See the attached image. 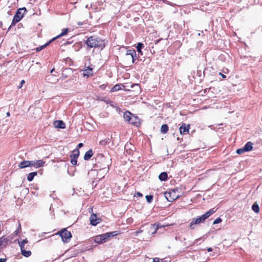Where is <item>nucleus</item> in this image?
<instances>
[{"mask_svg":"<svg viewBox=\"0 0 262 262\" xmlns=\"http://www.w3.org/2000/svg\"><path fill=\"white\" fill-rule=\"evenodd\" d=\"M145 198H146V201L148 203H150L153 200V195H146Z\"/></svg>","mask_w":262,"mask_h":262,"instance_id":"obj_30","label":"nucleus"},{"mask_svg":"<svg viewBox=\"0 0 262 262\" xmlns=\"http://www.w3.org/2000/svg\"><path fill=\"white\" fill-rule=\"evenodd\" d=\"M175 193L176 192L174 190L169 192H165V197L168 202H172L178 198V195L176 196Z\"/></svg>","mask_w":262,"mask_h":262,"instance_id":"obj_4","label":"nucleus"},{"mask_svg":"<svg viewBox=\"0 0 262 262\" xmlns=\"http://www.w3.org/2000/svg\"><path fill=\"white\" fill-rule=\"evenodd\" d=\"M73 154L70 156V157L73 159H77L79 156V151L78 149H75L73 151Z\"/></svg>","mask_w":262,"mask_h":262,"instance_id":"obj_23","label":"nucleus"},{"mask_svg":"<svg viewBox=\"0 0 262 262\" xmlns=\"http://www.w3.org/2000/svg\"><path fill=\"white\" fill-rule=\"evenodd\" d=\"M7 260L6 258H1L0 262H6Z\"/></svg>","mask_w":262,"mask_h":262,"instance_id":"obj_49","label":"nucleus"},{"mask_svg":"<svg viewBox=\"0 0 262 262\" xmlns=\"http://www.w3.org/2000/svg\"><path fill=\"white\" fill-rule=\"evenodd\" d=\"M143 196V194L140 192H137L135 194V196Z\"/></svg>","mask_w":262,"mask_h":262,"instance_id":"obj_41","label":"nucleus"},{"mask_svg":"<svg viewBox=\"0 0 262 262\" xmlns=\"http://www.w3.org/2000/svg\"><path fill=\"white\" fill-rule=\"evenodd\" d=\"M153 262H159V258L156 257L153 259Z\"/></svg>","mask_w":262,"mask_h":262,"instance_id":"obj_45","label":"nucleus"},{"mask_svg":"<svg viewBox=\"0 0 262 262\" xmlns=\"http://www.w3.org/2000/svg\"><path fill=\"white\" fill-rule=\"evenodd\" d=\"M30 167H34L36 168L43 167L45 162L42 160L30 161Z\"/></svg>","mask_w":262,"mask_h":262,"instance_id":"obj_6","label":"nucleus"},{"mask_svg":"<svg viewBox=\"0 0 262 262\" xmlns=\"http://www.w3.org/2000/svg\"><path fill=\"white\" fill-rule=\"evenodd\" d=\"M159 179L161 181H165L167 179V173L166 172H161L159 176Z\"/></svg>","mask_w":262,"mask_h":262,"instance_id":"obj_19","label":"nucleus"},{"mask_svg":"<svg viewBox=\"0 0 262 262\" xmlns=\"http://www.w3.org/2000/svg\"><path fill=\"white\" fill-rule=\"evenodd\" d=\"M71 69H70V68H66V69H65L63 71V72H62V76H63V75H64V72H68V71H71Z\"/></svg>","mask_w":262,"mask_h":262,"instance_id":"obj_40","label":"nucleus"},{"mask_svg":"<svg viewBox=\"0 0 262 262\" xmlns=\"http://www.w3.org/2000/svg\"><path fill=\"white\" fill-rule=\"evenodd\" d=\"M78 25H81V23H78Z\"/></svg>","mask_w":262,"mask_h":262,"instance_id":"obj_62","label":"nucleus"},{"mask_svg":"<svg viewBox=\"0 0 262 262\" xmlns=\"http://www.w3.org/2000/svg\"><path fill=\"white\" fill-rule=\"evenodd\" d=\"M244 152H246V151L244 150V148L243 147L241 148H238L236 151V152L238 155H241L243 154Z\"/></svg>","mask_w":262,"mask_h":262,"instance_id":"obj_33","label":"nucleus"},{"mask_svg":"<svg viewBox=\"0 0 262 262\" xmlns=\"http://www.w3.org/2000/svg\"><path fill=\"white\" fill-rule=\"evenodd\" d=\"M6 115L7 117H9L10 116V114L9 112L7 113Z\"/></svg>","mask_w":262,"mask_h":262,"instance_id":"obj_53","label":"nucleus"},{"mask_svg":"<svg viewBox=\"0 0 262 262\" xmlns=\"http://www.w3.org/2000/svg\"><path fill=\"white\" fill-rule=\"evenodd\" d=\"M30 161L28 160H24L21 161L18 164V167L20 168H25L28 167H30Z\"/></svg>","mask_w":262,"mask_h":262,"instance_id":"obj_13","label":"nucleus"},{"mask_svg":"<svg viewBox=\"0 0 262 262\" xmlns=\"http://www.w3.org/2000/svg\"><path fill=\"white\" fill-rule=\"evenodd\" d=\"M222 219L220 218V217H217V219H216L213 222V225H215V224H219L220 223H221L222 222Z\"/></svg>","mask_w":262,"mask_h":262,"instance_id":"obj_34","label":"nucleus"},{"mask_svg":"<svg viewBox=\"0 0 262 262\" xmlns=\"http://www.w3.org/2000/svg\"><path fill=\"white\" fill-rule=\"evenodd\" d=\"M120 89V85L118 84L115 85L112 89V92H115L119 90Z\"/></svg>","mask_w":262,"mask_h":262,"instance_id":"obj_35","label":"nucleus"},{"mask_svg":"<svg viewBox=\"0 0 262 262\" xmlns=\"http://www.w3.org/2000/svg\"><path fill=\"white\" fill-rule=\"evenodd\" d=\"M127 146H128V144H126L125 145V148H126V147H127Z\"/></svg>","mask_w":262,"mask_h":262,"instance_id":"obj_56","label":"nucleus"},{"mask_svg":"<svg viewBox=\"0 0 262 262\" xmlns=\"http://www.w3.org/2000/svg\"><path fill=\"white\" fill-rule=\"evenodd\" d=\"M71 163L72 164L74 165H77V160L76 159H73L72 158L71 159Z\"/></svg>","mask_w":262,"mask_h":262,"instance_id":"obj_37","label":"nucleus"},{"mask_svg":"<svg viewBox=\"0 0 262 262\" xmlns=\"http://www.w3.org/2000/svg\"><path fill=\"white\" fill-rule=\"evenodd\" d=\"M24 83H25V80H23L21 81V82H20V83H21V86H20L19 88H20V87L22 86V85H23Z\"/></svg>","mask_w":262,"mask_h":262,"instance_id":"obj_52","label":"nucleus"},{"mask_svg":"<svg viewBox=\"0 0 262 262\" xmlns=\"http://www.w3.org/2000/svg\"><path fill=\"white\" fill-rule=\"evenodd\" d=\"M22 242H23V243H24L25 244H26L28 243V241L27 239V238H26V239H23V240L22 241Z\"/></svg>","mask_w":262,"mask_h":262,"instance_id":"obj_46","label":"nucleus"},{"mask_svg":"<svg viewBox=\"0 0 262 262\" xmlns=\"http://www.w3.org/2000/svg\"><path fill=\"white\" fill-rule=\"evenodd\" d=\"M253 143L251 142H248L243 147L246 152L251 151L253 148Z\"/></svg>","mask_w":262,"mask_h":262,"instance_id":"obj_15","label":"nucleus"},{"mask_svg":"<svg viewBox=\"0 0 262 262\" xmlns=\"http://www.w3.org/2000/svg\"><path fill=\"white\" fill-rule=\"evenodd\" d=\"M135 50L134 49H128L126 50L125 53V56L126 57L130 56Z\"/></svg>","mask_w":262,"mask_h":262,"instance_id":"obj_29","label":"nucleus"},{"mask_svg":"<svg viewBox=\"0 0 262 262\" xmlns=\"http://www.w3.org/2000/svg\"><path fill=\"white\" fill-rule=\"evenodd\" d=\"M64 76H65L66 77H67L66 74H64Z\"/></svg>","mask_w":262,"mask_h":262,"instance_id":"obj_59","label":"nucleus"},{"mask_svg":"<svg viewBox=\"0 0 262 262\" xmlns=\"http://www.w3.org/2000/svg\"><path fill=\"white\" fill-rule=\"evenodd\" d=\"M78 25H81V23H78Z\"/></svg>","mask_w":262,"mask_h":262,"instance_id":"obj_61","label":"nucleus"},{"mask_svg":"<svg viewBox=\"0 0 262 262\" xmlns=\"http://www.w3.org/2000/svg\"><path fill=\"white\" fill-rule=\"evenodd\" d=\"M101 87L102 88H105V85L104 84H103V85H102L101 86Z\"/></svg>","mask_w":262,"mask_h":262,"instance_id":"obj_54","label":"nucleus"},{"mask_svg":"<svg viewBox=\"0 0 262 262\" xmlns=\"http://www.w3.org/2000/svg\"><path fill=\"white\" fill-rule=\"evenodd\" d=\"M23 10H24L25 12L27 11V9L25 7L19 8L17 10L15 15L13 17L11 25L9 27V29H10L12 26H14L17 23L19 22L21 20L23 17V14L21 13Z\"/></svg>","mask_w":262,"mask_h":262,"instance_id":"obj_2","label":"nucleus"},{"mask_svg":"<svg viewBox=\"0 0 262 262\" xmlns=\"http://www.w3.org/2000/svg\"><path fill=\"white\" fill-rule=\"evenodd\" d=\"M100 220L94 213H92L90 217V224L93 226H96L100 222Z\"/></svg>","mask_w":262,"mask_h":262,"instance_id":"obj_9","label":"nucleus"},{"mask_svg":"<svg viewBox=\"0 0 262 262\" xmlns=\"http://www.w3.org/2000/svg\"><path fill=\"white\" fill-rule=\"evenodd\" d=\"M252 209L255 213H258L259 211V206L256 203H255L252 205Z\"/></svg>","mask_w":262,"mask_h":262,"instance_id":"obj_27","label":"nucleus"},{"mask_svg":"<svg viewBox=\"0 0 262 262\" xmlns=\"http://www.w3.org/2000/svg\"><path fill=\"white\" fill-rule=\"evenodd\" d=\"M108 235H110V237H114L117 235L118 234V232L117 231H113V232H108Z\"/></svg>","mask_w":262,"mask_h":262,"instance_id":"obj_32","label":"nucleus"},{"mask_svg":"<svg viewBox=\"0 0 262 262\" xmlns=\"http://www.w3.org/2000/svg\"><path fill=\"white\" fill-rule=\"evenodd\" d=\"M52 40H50V41H49L48 42H47L46 43H45V45H42V46H41L39 47H37V48H36V51L37 52H39L40 51H41L42 50H43L44 48H45L46 47H47L48 45H49L52 42Z\"/></svg>","mask_w":262,"mask_h":262,"instance_id":"obj_22","label":"nucleus"},{"mask_svg":"<svg viewBox=\"0 0 262 262\" xmlns=\"http://www.w3.org/2000/svg\"><path fill=\"white\" fill-rule=\"evenodd\" d=\"M68 31H69L68 28L64 29L62 30V32L59 35H58L56 37H54L52 39V41L55 40L56 38H58L59 37H60L61 36H63L66 35L67 34V33L68 32Z\"/></svg>","mask_w":262,"mask_h":262,"instance_id":"obj_21","label":"nucleus"},{"mask_svg":"<svg viewBox=\"0 0 262 262\" xmlns=\"http://www.w3.org/2000/svg\"><path fill=\"white\" fill-rule=\"evenodd\" d=\"M54 125L55 127L64 129L66 128V124L62 120H57L54 122Z\"/></svg>","mask_w":262,"mask_h":262,"instance_id":"obj_11","label":"nucleus"},{"mask_svg":"<svg viewBox=\"0 0 262 262\" xmlns=\"http://www.w3.org/2000/svg\"><path fill=\"white\" fill-rule=\"evenodd\" d=\"M219 74L223 78H225L226 77V75H225L224 74H222L221 72L219 73Z\"/></svg>","mask_w":262,"mask_h":262,"instance_id":"obj_47","label":"nucleus"},{"mask_svg":"<svg viewBox=\"0 0 262 262\" xmlns=\"http://www.w3.org/2000/svg\"><path fill=\"white\" fill-rule=\"evenodd\" d=\"M102 237L104 243L108 241L110 238V235H108V232H106L104 234H102Z\"/></svg>","mask_w":262,"mask_h":262,"instance_id":"obj_28","label":"nucleus"},{"mask_svg":"<svg viewBox=\"0 0 262 262\" xmlns=\"http://www.w3.org/2000/svg\"><path fill=\"white\" fill-rule=\"evenodd\" d=\"M133 114L129 111H126L123 115V118L125 121L128 123L130 121L131 118Z\"/></svg>","mask_w":262,"mask_h":262,"instance_id":"obj_12","label":"nucleus"},{"mask_svg":"<svg viewBox=\"0 0 262 262\" xmlns=\"http://www.w3.org/2000/svg\"><path fill=\"white\" fill-rule=\"evenodd\" d=\"M129 123L133 124L136 126H139L141 124V120L137 116L133 114Z\"/></svg>","mask_w":262,"mask_h":262,"instance_id":"obj_7","label":"nucleus"},{"mask_svg":"<svg viewBox=\"0 0 262 262\" xmlns=\"http://www.w3.org/2000/svg\"><path fill=\"white\" fill-rule=\"evenodd\" d=\"M144 47V44L141 42L138 43L137 46L136 47L137 50L138 52L140 53L141 55H142V52L141 50Z\"/></svg>","mask_w":262,"mask_h":262,"instance_id":"obj_25","label":"nucleus"},{"mask_svg":"<svg viewBox=\"0 0 262 262\" xmlns=\"http://www.w3.org/2000/svg\"><path fill=\"white\" fill-rule=\"evenodd\" d=\"M143 232V230H141V228H140L139 230H138V231H137L136 232V234L137 235V234H139V233H141V232Z\"/></svg>","mask_w":262,"mask_h":262,"instance_id":"obj_44","label":"nucleus"},{"mask_svg":"<svg viewBox=\"0 0 262 262\" xmlns=\"http://www.w3.org/2000/svg\"><path fill=\"white\" fill-rule=\"evenodd\" d=\"M64 76H65L66 77H67L66 74H64Z\"/></svg>","mask_w":262,"mask_h":262,"instance_id":"obj_60","label":"nucleus"},{"mask_svg":"<svg viewBox=\"0 0 262 262\" xmlns=\"http://www.w3.org/2000/svg\"><path fill=\"white\" fill-rule=\"evenodd\" d=\"M168 126L167 124H163L161 127V132L163 134H166L168 131Z\"/></svg>","mask_w":262,"mask_h":262,"instance_id":"obj_26","label":"nucleus"},{"mask_svg":"<svg viewBox=\"0 0 262 262\" xmlns=\"http://www.w3.org/2000/svg\"><path fill=\"white\" fill-rule=\"evenodd\" d=\"M130 57L132 58V63H134L135 62L136 60L137 59L136 51H135L134 53H133V54H132V55L130 56Z\"/></svg>","mask_w":262,"mask_h":262,"instance_id":"obj_31","label":"nucleus"},{"mask_svg":"<svg viewBox=\"0 0 262 262\" xmlns=\"http://www.w3.org/2000/svg\"><path fill=\"white\" fill-rule=\"evenodd\" d=\"M94 242L98 244L103 243V240L102 237V235L100 234L94 237Z\"/></svg>","mask_w":262,"mask_h":262,"instance_id":"obj_18","label":"nucleus"},{"mask_svg":"<svg viewBox=\"0 0 262 262\" xmlns=\"http://www.w3.org/2000/svg\"><path fill=\"white\" fill-rule=\"evenodd\" d=\"M18 244H19V247L20 248V250H22V249H25V244L24 243H23L22 242V241L20 242H18Z\"/></svg>","mask_w":262,"mask_h":262,"instance_id":"obj_36","label":"nucleus"},{"mask_svg":"<svg viewBox=\"0 0 262 262\" xmlns=\"http://www.w3.org/2000/svg\"><path fill=\"white\" fill-rule=\"evenodd\" d=\"M207 251H208V252H211V251H212V248H211V247H209V248H207Z\"/></svg>","mask_w":262,"mask_h":262,"instance_id":"obj_51","label":"nucleus"},{"mask_svg":"<svg viewBox=\"0 0 262 262\" xmlns=\"http://www.w3.org/2000/svg\"><path fill=\"white\" fill-rule=\"evenodd\" d=\"M21 253L23 256L28 257L31 255V252L30 250H26L25 249L21 250Z\"/></svg>","mask_w":262,"mask_h":262,"instance_id":"obj_24","label":"nucleus"},{"mask_svg":"<svg viewBox=\"0 0 262 262\" xmlns=\"http://www.w3.org/2000/svg\"><path fill=\"white\" fill-rule=\"evenodd\" d=\"M83 143H79L78 144V148H81V147H82L83 146Z\"/></svg>","mask_w":262,"mask_h":262,"instance_id":"obj_48","label":"nucleus"},{"mask_svg":"<svg viewBox=\"0 0 262 262\" xmlns=\"http://www.w3.org/2000/svg\"><path fill=\"white\" fill-rule=\"evenodd\" d=\"M151 227L153 228H155V230L154 231V232H153V233H155L157 232V231L158 230V229H159V226L158 225H157L156 226L155 225H151Z\"/></svg>","mask_w":262,"mask_h":262,"instance_id":"obj_39","label":"nucleus"},{"mask_svg":"<svg viewBox=\"0 0 262 262\" xmlns=\"http://www.w3.org/2000/svg\"><path fill=\"white\" fill-rule=\"evenodd\" d=\"M0 239L2 241V245L4 246H6L7 245L11 243V241L9 240V239L8 237H6L4 236L1 237Z\"/></svg>","mask_w":262,"mask_h":262,"instance_id":"obj_17","label":"nucleus"},{"mask_svg":"<svg viewBox=\"0 0 262 262\" xmlns=\"http://www.w3.org/2000/svg\"><path fill=\"white\" fill-rule=\"evenodd\" d=\"M54 71V69H52V70L50 71V73H53Z\"/></svg>","mask_w":262,"mask_h":262,"instance_id":"obj_55","label":"nucleus"},{"mask_svg":"<svg viewBox=\"0 0 262 262\" xmlns=\"http://www.w3.org/2000/svg\"><path fill=\"white\" fill-rule=\"evenodd\" d=\"M205 221V219L203 217V215H201L198 218L196 219H193L191 223H190V228L192 229H193L194 228V225L197 224H200L202 223H204Z\"/></svg>","mask_w":262,"mask_h":262,"instance_id":"obj_5","label":"nucleus"},{"mask_svg":"<svg viewBox=\"0 0 262 262\" xmlns=\"http://www.w3.org/2000/svg\"><path fill=\"white\" fill-rule=\"evenodd\" d=\"M189 128V125H186L185 123H183L182 125L179 128L180 134L184 135L186 133H188Z\"/></svg>","mask_w":262,"mask_h":262,"instance_id":"obj_10","label":"nucleus"},{"mask_svg":"<svg viewBox=\"0 0 262 262\" xmlns=\"http://www.w3.org/2000/svg\"><path fill=\"white\" fill-rule=\"evenodd\" d=\"M107 141L105 140H101L100 141L99 144L101 145L104 146L106 144Z\"/></svg>","mask_w":262,"mask_h":262,"instance_id":"obj_38","label":"nucleus"},{"mask_svg":"<svg viewBox=\"0 0 262 262\" xmlns=\"http://www.w3.org/2000/svg\"><path fill=\"white\" fill-rule=\"evenodd\" d=\"M20 231L18 230H16L14 232V235H17L18 232H19Z\"/></svg>","mask_w":262,"mask_h":262,"instance_id":"obj_50","label":"nucleus"},{"mask_svg":"<svg viewBox=\"0 0 262 262\" xmlns=\"http://www.w3.org/2000/svg\"><path fill=\"white\" fill-rule=\"evenodd\" d=\"M93 75V68L90 67H87L82 71V75L88 77Z\"/></svg>","mask_w":262,"mask_h":262,"instance_id":"obj_8","label":"nucleus"},{"mask_svg":"<svg viewBox=\"0 0 262 262\" xmlns=\"http://www.w3.org/2000/svg\"><path fill=\"white\" fill-rule=\"evenodd\" d=\"M37 172L36 171L35 172H32L28 174L27 176V180L29 182H31L35 176H37Z\"/></svg>","mask_w":262,"mask_h":262,"instance_id":"obj_20","label":"nucleus"},{"mask_svg":"<svg viewBox=\"0 0 262 262\" xmlns=\"http://www.w3.org/2000/svg\"><path fill=\"white\" fill-rule=\"evenodd\" d=\"M58 234L60 235L62 238V241L64 243H68L72 237V234L71 232L68 231L66 229L58 232Z\"/></svg>","mask_w":262,"mask_h":262,"instance_id":"obj_3","label":"nucleus"},{"mask_svg":"<svg viewBox=\"0 0 262 262\" xmlns=\"http://www.w3.org/2000/svg\"><path fill=\"white\" fill-rule=\"evenodd\" d=\"M93 155V152L92 149H90L87 151L84 156L83 159L84 160H89Z\"/></svg>","mask_w":262,"mask_h":262,"instance_id":"obj_14","label":"nucleus"},{"mask_svg":"<svg viewBox=\"0 0 262 262\" xmlns=\"http://www.w3.org/2000/svg\"><path fill=\"white\" fill-rule=\"evenodd\" d=\"M64 76H65L66 77H67L66 74H64Z\"/></svg>","mask_w":262,"mask_h":262,"instance_id":"obj_58","label":"nucleus"},{"mask_svg":"<svg viewBox=\"0 0 262 262\" xmlns=\"http://www.w3.org/2000/svg\"><path fill=\"white\" fill-rule=\"evenodd\" d=\"M216 209H214V208H212L210 209L209 211L206 212L205 214H203L202 215L205 219V220L208 218L211 215H212L213 213H214L216 211Z\"/></svg>","mask_w":262,"mask_h":262,"instance_id":"obj_16","label":"nucleus"},{"mask_svg":"<svg viewBox=\"0 0 262 262\" xmlns=\"http://www.w3.org/2000/svg\"><path fill=\"white\" fill-rule=\"evenodd\" d=\"M84 42L90 48H99L102 50L105 46V40L97 36L89 37Z\"/></svg>","mask_w":262,"mask_h":262,"instance_id":"obj_1","label":"nucleus"},{"mask_svg":"<svg viewBox=\"0 0 262 262\" xmlns=\"http://www.w3.org/2000/svg\"><path fill=\"white\" fill-rule=\"evenodd\" d=\"M18 228H17V230L20 231H21V225H20V223L19 221H18Z\"/></svg>","mask_w":262,"mask_h":262,"instance_id":"obj_42","label":"nucleus"},{"mask_svg":"<svg viewBox=\"0 0 262 262\" xmlns=\"http://www.w3.org/2000/svg\"><path fill=\"white\" fill-rule=\"evenodd\" d=\"M201 238H197V239H196L194 241V242H193V244L198 243V242H199V241H201Z\"/></svg>","mask_w":262,"mask_h":262,"instance_id":"obj_43","label":"nucleus"},{"mask_svg":"<svg viewBox=\"0 0 262 262\" xmlns=\"http://www.w3.org/2000/svg\"><path fill=\"white\" fill-rule=\"evenodd\" d=\"M103 169H105V171H107V170L106 169V168H103Z\"/></svg>","mask_w":262,"mask_h":262,"instance_id":"obj_57","label":"nucleus"}]
</instances>
